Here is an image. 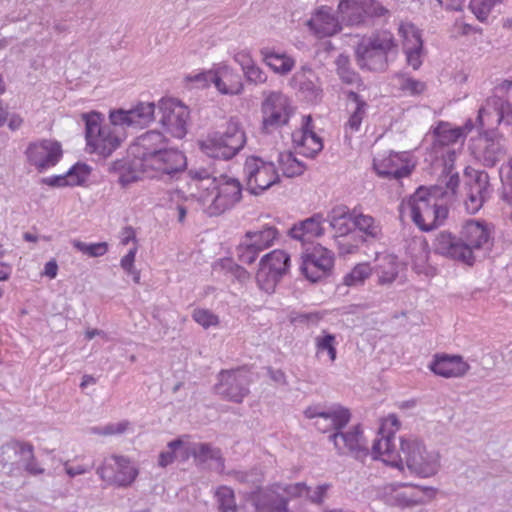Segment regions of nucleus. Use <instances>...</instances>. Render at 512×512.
Returning <instances> with one entry per match:
<instances>
[{
    "label": "nucleus",
    "instance_id": "a19ab883",
    "mask_svg": "<svg viewBox=\"0 0 512 512\" xmlns=\"http://www.w3.org/2000/svg\"><path fill=\"white\" fill-rule=\"evenodd\" d=\"M348 99L355 103V109L352 112L348 122L346 123V129H350L352 132L359 130L363 117L366 113L367 103L361 99V97L353 91L348 93Z\"/></svg>",
    "mask_w": 512,
    "mask_h": 512
},
{
    "label": "nucleus",
    "instance_id": "aec40b11",
    "mask_svg": "<svg viewBox=\"0 0 512 512\" xmlns=\"http://www.w3.org/2000/svg\"><path fill=\"white\" fill-rule=\"evenodd\" d=\"M333 443L338 455H350L355 459H363L369 454L367 443L360 425H355L349 430L333 432L328 436Z\"/></svg>",
    "mask_w": 512,
    "mask_h": 512
},
{
    "label": "nucleus",
    "instance_id": "f704fd0d",
    "mask_svg": "<svg viewBox=\"0 0 512 512\" xmlns=\"http://www.w3.org/2000/svg\"><path fill=\"white\" fill-rule=\"evenodd\" d=\"M370 3V0H340L338 13L341 20L350 25L362 23V10Z\"/></svg>",
    "mask_w": 512,
    "mask_h": 512
},
{
    "label": "nucleus",
    "instance_id": "09e8293b",
    "mask_svg": "<svg viewBox=\"0 0 512 512\" xmlns=\"http://www.w3.org/2000/svg\"><path fill=\"white\" fill-rule=\"evenodd\" d=\"M396 80L399 89L411 96L420 95L426 89V84L424 82L405 75H397Z\"/></svg>",
    "mask_w": 512,
    "mask_h": 512
},
{
    "label": "nucleus",
    "instance_id": "2f4dec72",
    "mask_svg": "<svg viewBox=\"0 0 512 512\" xmlns=\"http://www.w3.org/2000/svg\"><path fill=\"white\" fill-rule=\"evenodd\" d=\"M363 242L376 241L382 237V226L373 216L364 214L360 209H352V222Z\"/></svg>",
    "mask_w": 512,
    "mask_h": 512
},
{
    "label": "nucleus",
    "instance_id": "37998d69",
    "mask_svg": "<svg viewBox=\"0 0 512 512\" xmlns=\"http://www.w3.org/2000/svg\"><path fill=\"white\" fill-rule=\"evenodd\" d=\"M336 345V337L333 334L323 331L321 335L315 337V347L317 356L326 352L331 362H334L337 358Z\"/></svg>",
    "mask_w": 512,
    "mask_h": 512
},
{
    "label": "nucleus",
    "instance_id": "5701e85b",
    "mask_svg": "<svg viewBox=\"0 0 512 512\" xmlns=\"http://www.w3.org/2000/svg\"><path fill=\"white\" fill-rule=\"evenodd\" d=\"M26 155L29 163L41 172L58 163L62 156V149L56 141L43 140L31 143L26 150Z\"/></svg>",
    "mask_w": 512,
    "mask_h": 512
},
{
    "label": "nucleus",
    "instance_id": "c9c22d12",
    "mask_svg": "<svg viewBox=\"0 0 512 512\" xmlns=\"http://www.w3.org/2000/svg\"><path fill=\"white\" fill-rule=\"evenodd\" d=\"M278 235L279 232L275 226L264 225L260 230L247 231L244 237L263 251L274 244Z\"/></svg>",
    "mask_w": 512,
    "mask_h": 512
},
{
    "label": "nucleus",
    "instance_id": "de8ad7c7",
    "mask_svg": "<svg viewBox=\"0 0 512 512\" xmlns=\"http://www.w3.org/2000/svg\"><path fill=\"white\" fill-rule=\"evenodd\" d=\"M499 177L502 183L501 198L508 204H512V157L507 164L499 169Z\"/></svg>",
    "mask_w": 512,
    "mask_h": 512
},
{
    "label": "nucleus",
    "instance_id": "13d9d810",
    "mask_svg": "<svg viewBox=\"0 0 512 512\" xmlns=\"http://www.w3.org/2000/svg\"><path fill=\"white\" fill-rule=\"evenodd\" d=\"M183 445L180 439L173 440L168 443V451L161 452L159 455V465L166 467L171 464L175 459V451Z\"/></svg>",
    "mask_w": 512,
    "mask_h": 512
},
{
    "label": "nucleus",
    "instance_id": "f257e3e1",
    "mask_svg": "<svg viewBox=\"0 0 512 512\" xmlns=\"http://www.w3.org/2000/svg\"><path fill=\"white\" fill-rule=\"evenodd\" d=\"M393 435H382L374 440L372 455L374 459H381L387 465L408 470L420 477L434 476L440 468V456L434 450H427L426 446L416 438H402L400 449H395L392 443Z\"/></svg>",
    "mask_w": 512,
    "mask_h": 512
},
{
    "label": "nucleus",
    "instance_id": "4c0bfd02",
    "mask_svg": "<svg viewBox=\"0 0 512 512\" xmlns=\"http://www.w3.org/2000/svg\"><path fill=\"white\" fill-rule=\"evenodd\" d=\"M260 53L266 65L276 73L287 74L294 67V60L285 54L276 53L269 48L261 49Z\"/></svg>",
    "mask_w": 512,
    "mask_h": 512
},
{
    "label": "nucleus",
    "instance_id": "bf43d9fd",
    "mask_svg": "<svg viewBox=\"0 0 512 512\" xmlns=\"http://www.w3.org/2000/svg\"><path fill=\"white\" fill-rule=\"evenodd\" d=\"M349 218L352 221V210L345 205H337L327 215L329 224Z\"/></svg>",
    "mask_w": 512,
    "mask_h": 512
},
{
    "label": "nucleus",
    "instance_id": "8fccbe9b",
    "mask_svg": "<svg viewBox=\"0 0 512 512\" xmlns=\"http://www.w3.org/2000/svg\"><path fill=\"white\" fill-rule=\"evenodd\" d=\"M262 252L254 244L245 237L241 240L236 248L237 257L244 264H252L257 259L259 253Z\"/></svg>",
    "mask_w": 512,
    "mask_h": 512
},
{
    "label": "nucleus",
    "instance_id": "774afa93",
    "mask_svg": "<svg viewBox=\"0 0 512 512\" xmlns=\"http://www.w3.org/2000/svg\"><path fill=\"white\" fill-rule=\"evenodd\" d=\"M137 252V248L134 247L129 250V252L121 259V267L123 270H125L127 273H132V269H134V261H135V255Z\"/></svg>",
    "mask_w": 512,
    "mask_h": 512
},
{
    "label": "nucleus",
    "instance_id": "ea45409f",
    "mask_svg": "<svg viewBox=\"0 0 512 512\" xmlns=\"http://www.w3.org/2000/svg\"><path fill=\"white\" fill-rule=\"evenodd\" d=\"M399 35L403 41V51L408 49H422L423 41L420 31L412 23H401L399 26Z\"/></svg>",
    "mask_w": 512,
    "mask_h": 512
},
{
    "label": "nucleus",
    "instance_id": "b1692460",
    "mask_svg": "<svg viewBox=\"0 0 512 512\" xmlns=\"http://www.w3.org/2000/svg\"><path fill=\"white\" fill-rule=\"evenodd\" d=\"M465 199L466 211L470 214L477 213L483 204L490 198V177L486 171H476L475 175L467 183Z\"/></svg>",
    "mask_w": 512,
    "mask_h": 512
},
{
    "label": "nucleus",
    "instance_id": "a211bd4d",
    "mask_svg": "<svg viewBox=\"0 0 512 512\" xmlns=\"http://www.w3.org/2000/svg\"><path fill=\"white\" fill-rule=\"evenodd\" d=\"M250 381L249 372L242 368L222 370L218 375L215 391L230 401L240 403L249 393Z\"/></svg>",
    "mask_w": 512,
    "mask_h": 512
},
{
    "label": "nucleus",
    "instance_id": "4d7b16f0",
    "mask_svg": "<svg viewBox=\"0 0 512 512\" xmlns=\"http://www.w3.org/2000/svg\"><path fill=\"white\" fill-rule=\"evenodd\" d=\"M243 73L247 81L250 83L262 84L267 80L266 73L259 66H257L255 62L252 65L246 67Z\"/></svg>",
    "mask_w": 512,
    "mask_h": 512
},
{
    "label": "nucleus",
    "instance_id": "49530a36",
    "mask_svg": "<svg viewBox=\"0 0 512 512\" xmlns=\"http://www.w3.org/2000/svg\"><path fill=\"white\" fill-rule=\"evenodd\" d=\"M335 243L339 254L344 256L357 252L364 242L361 237L353 232L344 236H335Z\"/></svg>",
    "mask_w": 512,
    "mask_h": 512
},
{
    "label": "nucleus",
    "instance_id": "f3484780",
    "mask_svg": "<svg viewBox=\"0 0 512 512\" xmlns=\"http://www.w3.org/2000/svg\"><path fill=\"white\" fill-rule=\"evenodd\" d=\"M304 415L313 419V425L322 433H333L342 430L350 421L351 414L347 408L333 405L328 409L320 406H310L305 409Z\"/></svg>",
    "mask_w": 512,
    "mask_h": 512
},
{
    "label": "nucleus",
    "instance_id": "052dcab7",
    "mask_svg": "<svg viewBox=\"0 0 512 512\" xmlns=\"http://www.w3.org/2000/svg\"><path fill=\"white\" fill-rule=\"evenodd\" d=\"M128 422H119L108 424L103 428H93V432L100 435L121 434L127 429Z\"/></svg>",
    "mask_w": 512,
    "mask_h": 512
},
{
    "label": "nucleus",
    "instance_id": "f8f14e48",
    "mask_svg": "<svg viewBox=\"0 0 512 512\" xmlns=\"http://www.w3.org/2000/svg\"><path fill=\"white\" fill-rule=\"evenodd\" d=\"M187 166L185 155L176 149H162L157 155L150 157L144 165L147 171H154L151 177L165 182L179 178Z\"/></svg>",
    "mask_w": 512,
    "mask_h": 512
},
{
    "label": "nucleus",
    "instance_id": "79ce46f5",
    "mask_svg": "<svg viewBox=\"0 0 512 512\" xmlns=\"http://www.w3.org/2000/svg\"><path fill=\"white\" fill-rule=\"evenodd\" d=\"M218 512H237L238 506L235 499L234 491L227 487L221 486L214 493Z\"/></svg>",
    "mask_w": 512,
    "mask_h": 512
},
{
    "label": "nucleus",
    "instance_id": "dca6fc26",
    "mask_svg": "<svg viewBox=\"0 0 512 512\" xmlns=\"http://www.w3.org/2000/svg\"><path fill=\"white\" fill-rule=\"evenodd\" d=\"M96 473L108 484L128 487L135 481L138 470L127 458L112 455L104 459L102 465L96 469Z\"/></svg>",
    "mask_w": 512,
    "mask_h": 512
},
{
    "label": "nucleus",
    "instance_id": "473e14b6",
    "mask_svg": "<svg viewBox=\"0 0 512 512\" xmlns=\"http://www.w3.org/2000/svg\"><path fill=\"white\" fill-rule=\"evenodd\" d=\"M167 138L157 130H150L137 138L136 147L139 156L142 158L143 166L148 162L150 157L160 153L162 149H166Z\"/></svg>",
    "mask_w": 512,
    "mask_h": 512
},
{
    "label": "nucleus",
    "instance_id": "4be33fe9",
    "mask_svg": "<svg viewBox=\"0 0 512 512\" xmlns=\"http://www.w3.org/2000/svg\"><path fill=\"white\" fill-rule=\"evenodd\" d=\"M334 263L331 252L318 245L311 252L302 256L300 270L302 274L311 282H317L332 269Z\"/></svg>",
    "mask_w": 512,
    "mask_h": 512
},
{
    "label": "nucleus",
    "instance_id": "864d4df0",
    "mask_svg": "<svg viewBox=\"0 0 512 512\" xmlns=\"http://www.w3.org/2000/svg\"><path fill=\"white\" fill-rule=\"evenodd\" d=\"M469 8L479 21L485 22L494 6L492 5L491 0H471Z\"/></svg>",
    "mask_w": 512,
    "mask_h": 512
},
{
    "label": "nucleus",
    "instance_id": "4468645a",
    "mask_svg": "<svg viewBox=\"0 0 512 512\" xmlns=\"http://www.w3.org/2000/svg\"><path fill=\"white\" fill-rule=\"evenodd\" d=\"M293 113L290 101L281 92H270L262 102V126L267 133L278 129L289 122Z\"/></svg>",
    "mask_w": 512,
    "mask_h": 512
},
{
    "label": "nucleus",
    "instance_id": "c85d7f7f",
    "mask_svg": "<svg viewBox=\"0 0 512 512\" xmlns=\"http://www.w3.org/2000/svg\"><path fill=\"white\" fill-rule=\"evenodd\" d=\"M310 29L319 38L329 37L341 30L340 21L331 8L322 7L307 22Z\"/></svg>",
    "mask_w": 512,
    "mask_h": 512
},
{
    "label": "nucleus",
    "instance_id": "20e7f679",
    "mask_svg": "<svg viewBox=\"0 0 512 512\" xmlns=\"http://www.w3.org/2000/svg\"><path fill=\"white\" fill-rule=\"evenodd\" d=\"M402 208L408 211L412 221L422 231H431L447 218L448 209L437 198L436 193L425 188H419Z\"/></svg>",
    "mask_w": 512,
    "mask_h": 512
},
{
    "label": "nucleus",
    "instance_id": "338daca9",
    "mask_svg": "<svg viewBox=\"0 0 512 512\" xmlns=\"http://www.w3.org/2000/svg\"><path fill=\"white\" fill-rule=\"evenodd\" d=\"M337 72L342 81L347 84H353L359 80V76L346 66H340V68L337 69Z\"/></svg>",
    "mask_w": 512,
    "mask_h": 512
},
{
    "label": "nucleus",
    "instance_id": "412c9836",
    "mask_svg": "<svg viewBox=\"0 0 512 512\" xmlns=\"http://www.w3.org/2000/svg\"><path fill=\"white\" fill-rule=\"evenodd\" d=\"M156 106L153 102H140L129 110L118 109L109 114L110 124L115 127H143L155 120Z\"/></svg>",
    "mask_w": 512,
    "mask_h": 512
},
{
    "label": "nucleus",
    "instance_id": "9b49d317",
    "mask_svg": "<svg viewBox=\"0 0 512 512\" xmlns=\"http://www.w3.org/2000/svg\"><path fill=\"white\" fill-rule=\"evenodd\" d=\"M247 189L252 194H259L279 182V172L273 162H266L260 157L250 156L244 164Z\"/></svg>",
    "mask_w": 512,
    "mask_h": 512
},
{
    "label": "nucleus",
    "instance_id": "2eb2a0df",
    "mask_svg": "<svg viewBox=\"0 0 512 512\" xmlns=\"http://www.w3.org/2000/svg\"><path fill=\"white\" fill-rule=\"evenodd\" d=\"M159 123L167 133L175 138H183L187 133L188 107L175 99H161L158 103Z\"/></svg>",
    "mask_w": 512,
    "mask_h": 512
},
{
    "label": "nucleus",
    "instance_id": "5fc2aeb1",
    "mask_svg": "<svg viewBox=\"0 0 512 512\" xmlns=\"http://www.w3.org/2000/svg\"><path fill=\"white\" fill-rule=\"evenodd\" d=\"M389 10L376 0H370L362 10V23L365 17L370 18H386L389 16Z\"/></svg>",
    "mask_w": 512,
    "mask_h": 512
},
{
    "label": "nucleus",
    "instance_id": "680f3d73",
    "mask_svg": "<svg viewBox=\"0 0 512 512\" xmlns=\"http://www.w3.org/2000/svg\"><path fill=\"white\" fill-rule=\"evenodd\" d=\"M329 484H322L318 485L315 490H311L309 494H305V496L315 504H322L324 501V498L326 496L327 490L329 489Z\"/></svg>",
    "mask_w": 512,
    "mask_h": 512
},
{
    "label": "nucleus",
    "instance_id": "3c124183",
    "mask_svg": "<svg viewBox=\"0 0 512 512\" xmlns=\"http://www.w3.org/2000/svg\"><path fill=\"white\" fill-rule=\"evenodd\" d=\"M73 246L83 254L89 257H100L108 251L106 242L99 243H85L79 240L73 241Z\"/></svg>",
    "mask_w": 512,
    "mask_h": 512
},
{
    "label": "nucleus",
    "instance_id": "58836bf2",
    "mask_svg": "<svg viewBox=\"0 0 512 512\" xmlns=\"http://www.w3.org/2000/svg\"><path fill=\"white\" fill-rule=\"evenodd\" d=\"M277 161L278 169L289 178L302 175L306 169L304 163L298 160L290 151L279 153Z\"/></svg>",
    "mask_w": 512,
    "mask_h": 512
},
{
    "label": "nucleus",
    "instance_id": "7c9ffc66",
    "mask_svg": "<svg viewBox=\"0 0 512 512\" xmlns=\"http://www.w3.org/2000/svg\"><path fill=\"white\" fill-rule=\"evenodd\" d=\"M198 465H204L208 469L222 473L224 471V458L219 448H215L208 443L194 444L190 449Z\"/></svg>",
    "mask_w": 512,
    "mask_h": 512
},
{
    "label": "nucleus",
    "instance_id": "39448f33",
    "mask_svg": "<svg viewBox=\"0 0 512 512\" xmlns=\"http://www.w3.org/2000/svg\"><path fill=\"white\" fill-rule=\"evenodd\" d=\"M246 141V134L241 123L237 119L231 118L224 131L208 134L207 138L199 145L202 152L208 157L230 160L244 148Z\"/></svg>",
    "mask_w": 512,
    "mask_h": 512
},
{
    "label": "nucleus",
    "instance_id": "bb28decb",
    "mask_svg": "<svg viewBox=\"0 0 512 512\" xmlns=\"http://www.w3.org/2000/svg\"><path fill=\"white\" fill-rule=\"evenodd\" d=\"M302 130L293 134V142L300 149L299 153L306 157H315L322 149L323 143L321 138L313 131L311 116H305Z\"/></svg>",
    "mask_w": 512,
    "mask_h": 512
},
{
    "label": "nucleus",
    "instance_id": "6ab92c4d",
    "mask_svg": "<svg viewBox=\"0 0 512 512\" xmlns=\"http://www.w3.org/2000/svg\"><path fill=\"white\" fill-rule=\"evenodd\" d=\"M416 162L410 152L390 151L382 159H374L373 167L378 176L387 179H401L411 174Z\"/></svg>",
    "mask_w": 512,
    "mask_h": 512
},
{
    "label": "nucleus",
    "instance_id": "e2e57ef3",
    "mask_svg": "<svg viewBox=\"0 0 512 512\" xmlns=\"http://www.w3.org/2000/svg\"><path fill=\"white\" fill-rule=\"evenodd\" d=\"M299 90L307 93L310 98H316L320 91L319 86L310 78L300 80Z\"/></svg>",
    "mask_w": 512,
    "mask_h": 512
},
{
    "label": "nucleus",
    "instance_id": "1a4fd4ad",
    "mask_svg": "<svg viewBox=\"0 0 512 512\" xmlns=\"http://www.w3.org/2000/svg\"><path fill=\"white\" fill-rule=\"evenodd\" d=\"M471 154L483 166H496L507 154L506 139L495 129L484 130L471 139Z\"/></svg>",
    "mask_w": 512,
    "mask_h": 512
},
{
    "label": "nucleus",
    "instance_id": "423d86ee",
    "mask_svg": "<svg viewBox=\"0 0 512 512\" xmlns=\"http://www.w3.org/2000/svg\"><path fill=\"white\" fill-rule=\"evenodd\" d=\"M397 45L388 31L364 38L355 49L357 65L369 71H384L388 66V57L396 53Z\"/></svg>",
    "mask_w": 512,
    "mask_h": 512
},
{
    "label": "nucleus",
    "instance_id": "9d476101",
    "mask_svg": "<svg viewBox=\"0 0 512 512\" xmlns=\"http://www.w3.org/2000/svg\"><path fill=\"white\" fill-rule=\"evenodd\" d=\"M290 267V256L284 250L276 249L264 255L256 273L259 287L267 293L275 290L277 283L287 274Z\"/></svg>",
    "mask_w": 512,
    "mask_h": 512
},
{
    "label": "nucleus",
    "instance_id": "393cba45",
    "mask_svg": "<svg viewBox=\"0 0 512 512\" xmlns=\"http://www.w3.org/2000/svg\"><path fill=\"white\" fill-rule=\"evenodd\" d=\"M217 90L225 95H238L243 91V83L240 74L227 65H221L215 69V73L206 74Z\"/></svg>",
    "mask_w": 512,
    "mask_h": 512
},
{
    "label": "nucleus",
    "instance_id": "603ef678",
    "mask_svg": "<svg viewBox=\"0 0 512 512\" xmlns=\"http://www.w3.org/2000/svg\"><path fill=\"white\" fill-rule=\"evenodd\" d=\"M276 487L281 493L285 494L284 497L288 498V501L305 496V494H309L310 492V487L303 482L288 485L276 484Z\"/></svg>",
    "mask_w": 512,
    "mask_h": 512
},
{
    "label": "nucleus",
    "instance_id": "a18cd8bd",
    "mask_svg": "<svg viewBox=\"0 0 512 512\" xmlns=\"http://www.w3.org/2000/svg\"><path fill=\"white\" fill-rule=\"evenodd\" d=\"M373 268L369 263H359L344 276L343 283L347 286L362 285L372 274Z\"/></svg>",
    "mask_w": 512,
    "mask_h": 512
},
{
    "label": "nucleus",
    "instance_id": "e433bc0d",
    "mask_svg": "<svg viewBox=\"0 0 512 512\" xmlns=\"http://www.w3.org/2000/svg\"><path fill=\"white\" fill-rule=\"evenodd\" d=\"M381 285L392 283L398 275L396 258L392 255H383L377 258V264L373 268Z\"/></svg>",
    "mask_w": 512,
    "mask_h": 512
},
{
    "label": "nucleus",
    "instance_id": "72a5a7b5",
    "mask_svg": "<svg viewBox=\"0 0 512 512\" xmlns=\"http://www.w3.org/2000/svg\"><path fill=\"white\" fill-rule=\"evenodd\" d=\"M90 174L86 164L77 163L64 175L52 176L42 179V183L51 187L76 186L82 184Z\"/></svg>",
    "mask_w": 512,
    "mask_h": 512
},
{
    "label": "nucleus",
    "instance_id": "c03bdc74",
    "mask_svg": "<svg viewBox=\"0 0 512 512\" xmlns=\"http://www.w3.org/2000/svg\"><path fill=\"white\" fill-rule=\"evenodd\" d=\"M437 141L442 145H449L463 139V130L452 127L449 123H440L435 128Z\"/></svg>",
    "mask_w": 512,
    "mask_h": 512
},
{
    "label": "nucleus",
    "instance_id": "f03ea898",
    "mask_svg": "<svg viewBox=\"0 0 512 512\" xmlns=\"http://www.w3.org/2000/svg\"><path fill=\"white\" fill-rule=\"evenodd\" d=\"M493 245L490 225L480 220L467 221L460 232V237L450 232H440L433 243L435 253L473 265L479 254L485 256Z\"/></svg>",
    "mask_w": 512,
    "mask_h": 512
},
{
    "label": "nucleus",
    "instance_id": "6e6d98bb",
    "mask_svg": "<svg viewBox=\"0 0 512 512\" xmlns=\"http://www.w3.org/2000/svg\"><path fill=\"white\" fill-rule=\"evenodd\" d=\"M193 319L202 327L209 328L218 324V317L207 309H195L192 314Z\"/></svg>",
    "mask_w": 512,
    "mask_h": 512
},
{
    "label": "nucleus",
    "instance_id": "6e6552de",
    "mask_svg": "<svg viewBox=\"0 0 512 512\" xmlns=\"http://www.w3.org/2000/svg\"><path fill=\"white\" fill-rule=\"evenodd\" d=\"M82 118L85 122V137L87 145L92 148L94 152L107 157L109 156L121 143L124 133L120 130L121 127L103 126L102 114L98 112H90L83 114Z\"/></svg>",
    "mask_w": 512,
    "mask_h": 512
},
{
    "label": "nucleus",
    "instance_id": "c756f323",
    "mask_svg": "<svg viewBox=\"0 0 512 512\" xmlns=\"http://www.w3.org/2000/svg\"><path fill=\"white\" fill-rule=\"evenodd\" d=\"M325 219L322 214L316 213L298 223H295L289 230V235L303 243L310 242L312 239L324 234L323 223Z\"/></svg>",
    "mask_w": 512,
    "mask_h": 512
},
{
    "label": "nucleus",
    "instance_id": "7ed1b4c3",
    "mask_svg": "<svg viewBox=\"0 0 512 512\" xmlns=\"http://www.w3.org/2000/svg\"><path fill=\"white\" fill-rule=\"evenodd\" d=\"M191 196L202 206L210 216H216L233 208L242 198V186L239 180L221 176L216 177L206 169L190 170Z\"/></svg>",
    "mask_w": 512,
    "mask_h": 512
},
{
    "label": "nucleus",
    "instance_id": "0e129e2a",
    "mask_svg": "<svg viewBox=\"0 0 512 512\" xmlns=\"http://www.w3.org/2000/svg\"><path fill=\"white\" fill-rule=\"evenodd\" d=\"M351 220L349 218H346L345 220L336 221L334 223H331L330 226L335 231V236H344L352 232V228L350 225Z\"/></svg>",
    "mask_w": 512,
    "mask_h": 512
},
{
    "label": "nucleus",
    "instance_id": "a878e982",
    "mask_svg": "<svg viewBox=\"0 0 512 512\" xmlns=\"http://www.w3.org/2000/svg\"><path fill=\"white\" fill-rule=\"evenodd\" d=\"M429 368L436 375L452 378L461 377L469 370V365L458 355H436L429 364Z\"/></svg>",
    "mask_w": 512,
    "mask_h": 512
},
{
    "label": "nucleus",
    "instance_id": "ddd939ff",
    "mask_svg": "<svg viewBox=\"0 0 512 512\" xmlns=\"http://www.w3.org/2000/svg\"><path fill=\"white\" fill-rule=\"evenodd\" d=\"M0 453V462L3 467L21 463L24 470L30 475L37 476L45 472L35 458L33 445L28 442L10 441L1 446ZM10 471H12V467H10Z\"/></svg>",
    "mask_w": 512,
    "mask_h": 512
},
{
    "label": "nucleus",
    "instance_id": "0eeeda50",
    "mask_svg": "<svg viewBox=\"0 0 512 512\" xmlns=\"http://www.w3.org/2000/svg\"><path fill=\"white\" fill-rule=\"evenodd\" d=\"M476 120L480 127L501 123L512 126V81H503L494 88L493 94L479 108Z\"/></svg>",
    "mask_w": 512,
    "mask_h": 512
},
{
    "label": "nucleus",
    "instance_id": "69168bd1",
    "mask_svg": "<svg viewBox=\"0 0 512 512\" xmlns=\"http://www.w3.org/2000/svg\"><path fill=\"white\" fill-rule=\"evenodd\" d=\"M421 52L422 49H408L404 51L407 59V63L413 67V69H418L421 64Z\"/></svg>",
    "mask_w": 512,
    "mask_h": 512
},
{
    "label": "nucleus",
    "instance_id": "cd10ccee",
    "mask_svg": "<svg viewBox=\"0 0 512 512\" xmlns=\"http://www.w3.org/2000/svg\"><path fill=\"white\" fill-rule=\"evenodd\" d=\"M253 503L256 512H291L288 509V498L277 489L276 484L255 494Z\"/></svg>",
    "mask_w": 512,
    "mask_h": 512
}]
</instances>
